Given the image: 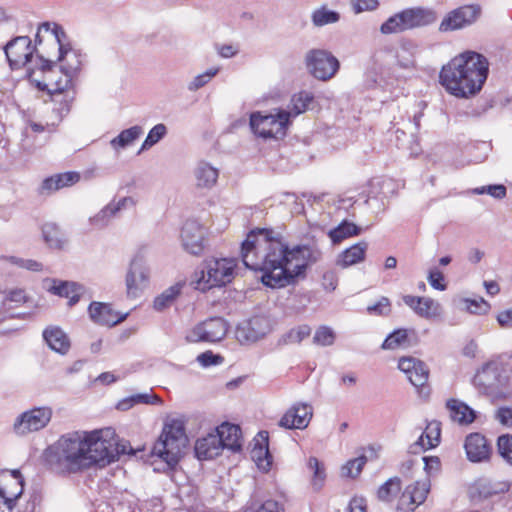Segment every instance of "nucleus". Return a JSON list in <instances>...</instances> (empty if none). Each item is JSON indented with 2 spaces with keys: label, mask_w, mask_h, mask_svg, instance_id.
I'll return each instance as SVG.
<instances>
[{
  "label": "nucleus",
  "mask_w": 512,
  "mask_h": 512,
  "mask_svg": "<svg viewBox=\"0 0 512 512\" xmlns=\"http://www.w3.org/2000/svg\"><path fill=\"white\" fill-rule=\"evenodd\" d=\"M241 257L247 268L262 272L263 285L275 289L305 278L308 266L321 258V251L305 244L290 246L272 228H255L241 244Z\"/></svg>",
  "instance_id": "1"
},
{
  "label": "nucleus",
  "mask_w": 512,
  "mask_h": 512,
  "mask_svg": "<svg viewBox=\"0 0 512 512\" xmlns=\"http://www.w3.org/2000/svg\"><path fill=\"white\" fill-rule=\"evenodd\" d=\"M487 59L473 51L453 58L443 66L439 78L446 90L456 96L467 98L478 93L488 76Z\"/></svg>",
  "instance_id": "2"
},
{
  "label": "nucleus",
  "mask_w": 512,
  "mask_h": 512,
  "mask_svg": "<svg viewBox=\"0 0 512 512\" xmlns=\"http://www.w3.org/2000/svg\"><path fill=\"white\" fill-rule=\"evenodd\" d=\"M87 432L74 431L62 435L44 453L49 468L59 474L77 473L89 468Z\"/></svg>",
  "instance_id": "3"
},
{
  "label": "nucleus",
  "mask_w": 512,
  "mask_h": 512,
  "mask_svg": "<svg viewBox=\"0 0 512 512\" xmlns=\"http://www.w3.org/2000/svg\"><path fill=\"white\" fill-rule=\"evenodd\" d=\"M188 438L182 421L172 420L165 424L159 439L154 443L152 454L164 460L169 466L178 463Z\"/></svg>",
  "instance_id": "4"
},
{
  "label": "nucleus",
  "mask_w": 512,
  "mask_h": 512,
  "mask_svg": "<svg viewBox=\"0 0 512 512\" xmlns=\"http://www.w3.org/2000/svg\"><path fill=\"white\" fill-rule=\"evenodd\" d=\"M40 68L46 73V79L49 83L38 82L37 87L42 91H48L54 98L53 101L58 102V107L53 110L57 112L59 120H61L70 111L72 98L63 95V92L68 90L72 85V80L75 76L70 73H62L59 79H53V68L56 67V62L52 59H46L42 56L39 57Z\"/></svg>",
  "instance_id": "5"
},
{
  "label": "nucleus",
  "mask_w": 512,
  "mask_h": 512,
  "mask_svg": "<svg viewBox=\"0 0 512 512\" xmlns=\"http://www.w3.org/2000/svg\"><path fill=\"white\" fill-rule=\"evenodd\" d=\"M437 20L435 11L429 8H408L389 17L380 27L383 34L400 33L428 26Z\"/></svg>",
  "instance_id": "6"
},
{
  "label": "nucleus",
  "mask_w": 512,
  "mask_h": 512,
  "mask_svg": "<svg viewBox=\"0 0 512 512\" xmlns=\"http://www.w3.org/2000/svg\"><path fill=\"white\" fill-rule=\"evenodd\" d=\"M235 266V259L205 260L200 270V277L197 279L198 288L206 290L231 282Z\"/></svg>",
  "instance_id": "7"
},
{
  "label": "nucleus",
  "mask_w": 512,
  "mask_h": 512,
  "mask_svg": "<svg viewBox=\"0 0 512 512\" xmlns=\"http://www.w3.org/2000/svg\"><path fill=\"white\" fill-rule=\"evenodd\" d=\"M113 435L114 432L110 428L87 432L86 454L90 458L89 468L93 465L103 467L114 462Z\"/></svg>",
  "instance_id": "8"
},
{
  "label": "nucleus",
  "mask_w": 512,
  "mask_h": 512,
  "mask_svg": "<svg viewBox=\"0 0 512 512\" xmlns=\"http://www.w3.org/2000/svg\"><path fill=\"white\" fill-rule=\"evenodd\" d=\"M288 125L289 113L285 110H279L275 115L254 112L250 116V127L252 131L265 139H279L284 137Z\"/></svg>",
  "instance_id": "9"
},
{
  "label": "nucleus",
  "mask_w": 512,
  "mask_h": 512,
  "mask_svg": "<svg viewBox=\"0 0 512 512\" xmlns=\"http://www.w3.org/2000/svg\"><path fill=\"white\" fill-rule=\"evenodd\" d=\"M53 30V43L58 47V54L54 61L60 63L59 67L62 73L76 76L81 70L85 55L71 47L62 26H55Z\"/></svg>",
  "instance_id": "10"
},
{
  "label": "nucleus",
  "mask_w": 512,
  "mask_h": 512,
  "mask_svg": "<svg viewBox=\"0 0 512 512\" xmlns=\"http://www.w3.org/2000/svg\"><path fill=\"white\" fill-rule=\"evenodd\" d=\"M53 412L50 407H34L19 414L13 423L12 431L23 437L44 429L51 421Z\"/></svg>",
  "instance_id": "11"
},
{
  "label": "nucleus",
  "mask_w": 512,
  "mask_h": 512,
  "mask_svg": "<svg viewBox=\"0 0 512 512\" xmlns=\"http://www.w3.org/2000/svg\"><path fill=\"white\" fill-rule=\"evenodd\" d=\"M307 70L316 79L326 81L339 70V61L329 51L312 49L305 56Z\"/></svg>",
  "instance_id": "12"
},
{
  "label": "nucleus",
  "mask_w": 512,
  "mask_h": 512,
  "mask_svg": "<svg viewBox=\"0 0 512 512\" xmlns=\"http://www.w3.org/2000/svg\"><path fill=\"white\" fill-rule=\"evenodd\" d=\"M228 331L226 321L221 317H213L196 325L186 336L187 341L197 342H218L221 341Z\"/></svg>",
  "instance_id": "13"
},
{
  "label": "nucleus",
  "mask_w": 512,
  "mask_h": 512,
  "mask_svg": "<svg viewBox=\"0 0 512 512\" xmlns=\"http://www.w3.org/2000/svg\"><path fill=\"white\" fill-rule=\"evenodd\" d=\"M150 268L146 259L137 254L130 263L126 274V288L128 296L136 297L149 285Z\"/></svg>",
  "instance_id": "14"
},
{
  "label": "nucleus",
  "mask_w": 512,
  "mask_h": 512,
  "mask_svg": "<svg viewBox=\"0 0 512 512\" xmlns=\"http://www.w3.org/2000/svg\"><path fill=\"white\" fill-rule=\"evenodd\" d=\"M35 47L28 36H17L4 47L6 58L11 69H20L32 58Z\"/></svg>",
  "instance_id": "15"
},
{
  "label": "nucleus",
  "mask_w": 512,
  "mask_h": 512,
  "mask_svg": "<svg viewBox=\"0 0 512 512\" xmlns=\"http://www.w3.org/2000/svg\"><path fill=\"white\" fill-rule=\"evenodd\" d=\"M479 5H465L448 13L440 23L441 32L454 31L474 23L480 16Z\"/></svg>",
  "instance_id": "16"
},
{
  "label": "nucleus",
  "mask_w": 512,
  "mask_h": 512,
  "mask_svg": "<svg viewBox=\"0 0 512 512\" xmlns=\"http://www.w3.org/2000/svg\"><path fill=\"white\" fill-rule=\"evenodd\" d=\"M270 328V322L266 317L254 316L237 326L235 336L241 344L254 343L263 338Z\"/></svg>",
  "instance_id": "17"
},
{
  "label": "nucleus",
  "mask_w": 512,
  "mask_h": 512,
  "mask_svg": "<svg viewBox=\"0 0 512 512\" xmlns=\"http://www.w3.org/2000/svg\"><path fill=\"white\" fill-rule=\"evenodd\" d=\"M429 490L430 483L428 480L416 481L408 485L399 498L397 512H413L416 507L426 500Z\"/></svg>",
  "instance_id": "18"
},
{
  "label": "nucleus",
  "mask_w": 512,
  "mask_h": 512,
  "mask_svg": "<svg viewBox=\"0 0 512 512\" xmlns=\"http://www.w3.org/2000/svg\"><path fill=\"white\" fill-rule=\"evenodd\" d=\"M505 383L504 377L496 363H486L477 371L473 378V384L484 393H493Z\"/></svg>",
  "instance_id": "19"
},
{
  "label": "nucleus",
  "mask_w": 512,
  "mask_h": 512,
  "mask_svg": "<svg viewBox=\"0 0 512 512\" xmlns=\"http://www.w3.org/2000/svg\"><path fill=\"white\" fill-rule=\"evenodd\" d=\"M398 368L406 374L410 383L424 391L429 377V369L426 364L414 357H402L399 359Z\"/></svg>",
  "instance_id": "20"
},
{
  "label": "nucleus",
  "mask_w": 512,
  "mask_h": 512,
  "mask_svg": "<svg viewBox=\"0 0 512 512\" xmlns=\"http://www.w3.org/2000/svg\"><path fill=\"white\" fill-rule=\"evenodd\" d=\"M205 232L196 220H187L181 229V242L185 251L199 255L204 249Z\"/></svg>",
  "instance_id": "21"
},
{
  "label": "nucleus",
  "mask_w": 512,
  "mask_h": 512,
  "mask_svg": "<svg viewBox=\"0 0 512 512\" xmlns=\"http://www.w3.org/2000/svg\"><path fill=\"white\" fill-rule=\"evenodd\" d=\"M313 408L307 403L292 405L281 417L278 425L285 429H305L312 418Z\"/></svg>",
  "instance_id": "22"
},
{
  "label": "nucleus",
  "mask_w": 512,
  "mask_h": 512,
  "mask_svg": "<svg viewBox=\"0 0 512 512\" xmlns=\"http://www.w3.org/2000/svg\"><path fill=\"white\" fill-rule=\"evenodd\" d=\"M24 491V479L19 470L0 471V497L14 504Z\"/></svg>",
  "instance_id": "23"
},
{
  "label": "nucleus",
  "mask_w": 512,
  "mask_h": 512,
  "mask_svg": "<svg viewBox=\"0 0 512 512\" xmlns=\"http://www.w3.org/2000/svg\"><path fill=\"white\" fill-rule=\"evenodd\" d=\"M88 313L94 323L109 327L121 323L127 316V314L119 315L110 304L96 301L89 305Z\"/></svg>",
  "instance_id": "24"
},
{
  "label": "nucleus",
  "mask_w": 512,
  "mask_h": 512,
  "mask_svg": "<svg viewBox=\"0 0 512 512\" xmlns=\"http://www.w3.org/2000/svg\"><path fill=\"white\" fill-rule=\"evenodd\" d=\"M464 448L467 458L471 462H482L487 460L491 451L485 436L480 433L469 434L465 439Z\"/></svg>",
  "instance_id": "25"
},
{
  "label": "nucleus",
  "mask_w": 512,
  "mask_h": 512,
  "mask_svg": "<svg viewBox=\"0 0 512 512\" xmlns=\"http://www.w3.org/2000/svg\"><path fill=\"white\" fill-rule=\"evenodd\" d=\"M80 180V175L77 172H65L55 174L53 176L45 178L39 188L41 195H50L51 193L71 186Z\"/></svg>",
  "instance_id": "26"
},
{
  "label": "nucleus",
  "mask_w": 512,
  "mask_h": 512,
  "mask_svg": "<svg viewBox=\"0 0 512 512\" xmlns=\"http://www.w3.org/2000/svg\"><path fill=\"white\" fill-rule=\"evenodd\" d=\"M222 450L219 435H217L216 432L198 439L195 444V454L200 460L213 459L217 457Z\"/></svg>",
  "instance_id": "27"
},
{
  "label": "nucleus",
  "mask_w": 512,
  "mask_h": 512,
  "mask_svg": "<svg viewBox=\"0 0 512 512\" xmlns=\"http://www.w3.org/2000/svg\"><path fill=\"white\" fill-rule=\"evenodd\" d=\"M222 448H227L233 452L241 450V429L239 426L229 423H223L216 429Z\"/></svg>",
  "instance_id": "28"
},
{
  "label": "nucleus",
  "mask_w": 512,
  "mask_h": 512,
  "mask_svg": "<svg viewBox=\"0 0 512 512\" xmlns=\"http://www.w3.org/2000/svg\"><path fill=\"white\" fill-rule=\"evenodd\" d=\"M446 408L450 418L461 425L471 424L476 418L475 410L458 399L447 400Z\"/></svg>",
  "instance_id": "29"
},
{
  "label": "nucleus",
  "mask_w": 512,
  "mask_h": 512,
  "mask_svg": "<svg viewBox=\"0 0 512 512\" xmlns=\"http://www.w3.org/2000/svg\"><path fill=\"white\" fill-rule=\"evenodd\" d=\"M367 249L368 243L366 241H360L352 245L341 252L337 259V265L342 268H347L363 262L365 260Z\"/></svg>",
  "instance_id": "30"
},
{
  "label": "nucleus",
  "mask_w": 512,
  "mask_h": 512,
  "mask_svg": "<svg viewBox=\"0 0 512 512\" xmlns=\"http://www.w3.org/2000/svg\"><path fill=\"white\" fill-rule=\"evenodd\" d=\"M261 441H257L252 449V457L259 469L268 471L272 465V456L268 447V432L261 431L258 434Z\"/></svg>",
  "instance_id": "31"
},
{
  "label": "nucleus",
  "mask_w": 512,
  "mask_h": 512,
  "mask_svg": "<svg viewBox=\"0 0 512 512\" xmlns=\"http://www.w3.org/2000/svg\"><path fill=\"white\" fill-rule=\"evenodd\" d=\"M440 442V425L438 422L429 423L426 430L419 439L410 446V450L416 453L418 450H427L434 448Z\"/></svg>",
  "instance_id": "32"
},
{
  "label": "nucleus",
  "mask_w": 512,
  "mask_h": 512,
  "mask_svg": "<svg viewBox=\"0 0 512 512\" xmlns=\"http://www.w3.org/2000/svg\"><path fill=\"white\" fill-rule=\"evenodd\" d=\"M43 337L52 350L60 354H66L68 352L70 340L59 327H49L45 329Z\"/></svg>",
  "instance_id": "33"
},
{
  "label": "nucleus",
  "mask_w": 512,
  "mask_h": 512,
  "mask_svg": "<svg viewBox=\"0 0 512 512\" xmlns=\"http://www.w3.org/2000/svg\"><path fill=\"white\" fill-rule=\"evenodd\" d=\"M50 291L55 295L68 298V305L74 306L84 293V287L76 282L61 281L54 284Z\"/></svg>",
  "instance_id": "34"
},
{
  "label": "nucleus",
  "mask_w": 512,
  "mask_h": 512,
  "mask_svg": "<svg viewBox=\"0 0 512 512\" xmlns=\"http://www.w3.org/2000/svg\"><path fill=\"white\" fill-rule=\"evenodd\" d=\"M42 236L45 243L53 249H62L66 239L60 227L53 222L45 223L42 226Z\"/></svg>",
  "instance_id": "35"
},
{
  "label": "nucleus",
  "mask_w": 512,
  "mask_h": 512,
  "mask_svg": "<svg viewBox=\"0 0 512 512\" xmlns=\"http://www.w3.org/2000/svg\"><path fill=\"white\" fill-rule=\"evenodd\" d=\"M197 185L199 187L211 188L218 179V170L207 162H200L195 170Z\"/></svg>",
  "instance_id": "36"
},
{
  "label": "nucleus",
  "mask_w": 512,
  "mask_h": 512,
  "mask_svg": "<svg viewBox=\"0 0 512 512\" xmlns=\"http://www.w3.org/2000/svg\"><path fill=\"white\" fill-rule=\"evenodd\" d=\"M361 233V228L356 224L343 220L338 226L329 230L328 236L330 237L333 244H339L343 240L357 236Z\"/></svg>",
  "instance_id": "37"
},
{
  "label": "nucleus",
  "mask_w": 512,
  "mask_h": 512,
  "mask_svg": "<svg viewBox=\"0 0 512 512\" xmlns=\"http://www.w3.org/2000/svg\"><path fill=\"white\" fill-rule=\"evenodd\" d=\"M313 99L314 97L312 93L308 91H301L297 94H294L288 105V110H285L289 113V118L291 116L296 117L305 112L308 109L309 104L312 103Z\"/></svg>",
  "instance_id": "38"
},
{
  "label": "nucleus",
  "mask_w": 512,
  "mask_h": 512,
  "mask_svg": "<svg viewBox=\"0 0 512 512\" xmlns=\"http://www.w3.org/2000/svg\"><path fill=\"white\" fill-rule=\"evenodd\" d=\"M182 285L177 283L165 289L154 299L153 306L157 311H162L171 306L181 292Z\"/></svg>",
  "instance_id": "39"
},
{
  "label": "nucleus",
  "mask_w": 512,
  "mask_h": 512,
  "mask_svg": "<svg viewBox=\"0 0 512 512\" xmlns=\"http://www.w3.org/2000/svg\"><path fill=\"white\" fill-rule=\"evenodd\" d=\"M142 133L143 130L140 126L130 127L121 131L118 136L111 140L110 144L114 149L125 148L138 139Z\"/></svg>",
  "instance_id": "40"
},
{
  "label": "nucleus",
  "mask_w": 512,
  "mask_h": 512,
  "mask_svg": "<svg viewBox=\"0 0 512 512\" xmlns=\"http://www.w3.org/2000/svg\"><path fill=\"white\" fill-rule=\"evenodd\" d=\"M311 19L316 27H322L338 22L340 15L336 11L327 9L326 6H322L312 13Z\"/></svg>",
  "instance_id": "41"
},
{
  "label": "nucleus",
  "mask_w": 512,
  "mask_h": 512,
  "mask_svg": "<svg viewBox=\"0 0 512 512\" xmlns=\"http://www.w3.org/2000/svg\"><path fill=\"white\" fill-rule=\"evenodd\" d=\"M401 490V480L398 477H393L387 480L378 489V498L382 501H391Z\"/></svg>",
  "instance_id": "42"
},
{
  "label": "nucleus",
  "mask_w": 512,
  "mask_h": 512,
  "mask_svg": "<svg viewBox=\"0 0 512 512\" xmlns=\"http://www.w3.org/2000/svg\"><path fill=\"white\" fill-rule=\"evenodd\" d=\"M308 468L313 471V487L317 490L320 489L326 478L324 465L316 457H310L308 460Z\"/></svg>",
  "instance_id": "43"
},
{
  "label": "nucleus",
  "mask_w": 512,
  "mask_h": 512,
  "mask_svg": "<svg viewBox=\"0 0 512 512\" xmlns=\"http://www.w3.org/2000/svg\"><path fill=\"white\" fill-rule=\"evenodd\" d=\"M116 215L113 210L111 204H107L103 209H101L96 215L89 219L90 224L98 229H102L106 227L111 219Z\"/></svg>",
  "instance_id": "44"
},
{
  "label": "nucleus",
  "mask_w": 512,
  "mask_h": 512,
  "mask_svg": "<svg viewBox=\"0 0 512 512\" xmlns=\"http://www.w3.org/2000/svg\"><path fill=\"white\" fill-rule=\"evenodd\" d=\"M167 133V128L164 124L159 123L155 125L148 133L146 139L142 143L139 153L143 150H147L157 144Z\"/></svg>",
  "instance_id": "45"
},
{
  "label": "nucleus",
  "mask_w": 512,
  "mask_h": 512,
  "mask_svg": "<svg viewBox=\"0 0 512 512\" xmlns=\"http://www.w3.org/2000/svg\"><path fill=\"white\" fill-rule=\"evenodd\" d=\"M408 338L406 329H397L389 334L382 343V349L393 350L403 344Z\"/></svg>",
  "instance_id": "46"
},
{
  "label": "nucleus",
  "mask_w": 512,
  "mask_h": 512,
  "mask_svg": "<svg viewBox=\"0 0 512 512\" xmlns=\"http://www.w3.org/2000/svg\"><path fill=\"white\" fill-rule=\"evenodd\" d=\"M311 333V328L308 325H301L291 329L284 335L282 341L285 344L300 343L307 338Z\"/></svg>",
  "instance_id": "47"
},
{
  "label": "nucleus",
  "mask_w": 512,
  "mask_h": 512,
  "mask_svg": "<svg viewBox=\"0 0 512 512\" xmlns=\"http://www.w3.org/2000/svg\"><path fill=\"white\" fill-rule=\"evenodd\" d=\"M440 305L429 297H421L420 308L417 315L426 319L432 318L438 314Z\"/></svg>",
  "instance_id": "48"
},
{
  "label": "nucleus",
  "mask_w": 512,
  "mask_h": 512,
  "mask_svg": "<svg viewBox=\"0 0 512 512\" xmlns=\"http://www.w3.org/2000/svg\"><path fill=\"white\" fill-rule=\"evenodd\" d=\"M336 335L332 328L320 326L313 337V342L320 346H331L335 341Z\"/></svg>",
  "instance_id": "49"
},
{
  "label": "nucleus",
  "mask_w": 512,
  "mask_h": 512,
  "mask_svg": "<svg viewBox=\"0 0 512 512\" xmlns=\"http://www.w3.org/2000/svg\"><path fill=\"white\" fill-rule=\"evenodd\" d=\"M366 462L367 458L364 455L350 460L342 467V474L347 477L356 478L361 473Z\"/></svg>",
  "instance_id": "50"
},
{
  "label": "nucleus",
  "mask_w": 512,
  "mask_h": 512,
  "mask_svg": "<svg viewBox=\"0 0 512 512\" xmlns=\"http://www.w3.org/2000/svg\"><path fill=\"white\" fill-rule=\"evenodd\" d=\"M219 68H210L202 74H199L189 82L187 88L189 91L194 92L205 86L217 73Z\"/></svg>",
  "instance_id": "51"
},
{
  "label": "nucleus",
  "mask_w": 512,
  "mask_h": 512,
  "mask_svg": "<svg viewBox=\"0 0 512 512\" xmlns=\"http://www.w3.org/2000/svg\"><path fill=\"white\" fill-rule=\"evenodd\" d=\"M462 303L464 304V309L471 314H485L490 308V305L483 298L479 300L463 299Z\"/></svg>",
  "instance_id": "52"
},
{
  "label": "nucleus",
  "mask_w": 512,
  "mask_h": 512,
  "mask_svg": "<svg viewBox=\"0 0 512 512\" xmlns=\"http://www.w3.org/2000/svg\"><path fill=\"white\" fill-rule=\"evenodd\" d=\"M138 403H152L151 397L149 394L132 395L119 401L116 407L118 410L127 411Z\"/></svg>",
  "instance_id": "53"
},
{
  "label": "nucleus",
  "mask_w": 512,
  "mask_h": 512,
  "mask_svg": "<svg viewBox=\"0 0 512 512\" xmlns=\"http://www.w3.org/2000/svg\"><path fill=\"white\" fill-rule=\"evenodd\" d=\"M391 312V302L388 297L382 296L379 301L367 307V313L377 316H388Z\"/></svg>",
  "instance_id": "54"
},
{
  "label": "nucleus",
  "mask_w": 512,
  "mask_h": 512,
  "mask_svg": "<svg viewBox=\"0 0 512 512\" xmlns=\"http://www.w3.org/2000/svg\"><path fill=\"white\" fill-rule=\"evenodd\" d=\"M497 446L500 455L512 464V436L509 434L499 436Z\"/></svg>",
  "instance_id": "55"
},
{
  "label": "nucleus",
  "mask_w": 512,
  "mask_h": 512,
  "mask_svg": "<svg viewBox=\"0 0 512 512\" xmlns=\"http://www.w3.org/2000/svg\"><path fill=\"white\" fill-rule=\"evenodd\" d=\"M475 194H489L496 199H502L506 196V187L502 184L488 185L475 188L473 190Z\"/></svg>",
  "instance_id": "56"
},
{
  "label": "nucleus",
  "mask_w": 512,
  "mask_h": 512,
  "mask_svg": "<svg viewBox=\"0 0 512 512\" xmlns=\"http://www.w3.org/2000/svg\"><path fill=\"white\" fill-rule=\"evenodd\" d=\"M112 443L114 444V461L118 460L121 455H135L136 451L131 447L130 443L125 440L117 441L112 437Z\"/></svg>",
  "instance_id": "57"
},
{
  "label": "nucleus",
  "mask_w": 512,
  "mask_h": 512,
  "mask_svg": "<svg viewBox=\"0 0 512 512\" xmlns=\"http://www.w3.org/2000/svg\"><path fill=\"white\" fill-rule=\"evenodd\" d=\"M197 361L203 367H210L221 364L223 362V357L218 354H214L212 351H206L197 356Z\"/></svg>",
  "instance_id": "58"
},
{
  "label": "nucleus",
  "mask_w": 512,
  "mask_h": 512,
  "mask_svg": "<svg viewBox=\"0 0 512 512\" xmlns=\"http://www.w3.org/2000/svg\"><path fill=\"white\" fill-rule=\"evenodd\" d=\"M444 275L438 269H432L428 275L429 284L436 290L444 291L447 285L444 283Z\"/></svg>",
  "instance_id": "59"
},
{
  "label": "nucleus",
  "mask_w": 512,
  "mask_h": 512,
  "mask_svg": "<svg viewBox=\"0 0 512 512\" xmlns=\"http://www.w3.org/2000/svg\"><path fill=\"white\" fill-rule=\"evenodd\" d=\"M9 261L19 267L30 271H41L42 264L32 259H22L15 256L9 257Z\"/></svg>",
  "instance_id": "60"
},
{
  "label": "nucleus",
  "mask_w": 512,
  "mask_h": 512,
  "mask_svg": "<svg viewBox=\"0 0 512 512\" xmlns=\"http://www.w3.org/2000/svg\"><path fill=\"white\" fill-rule=\"evenodd\" d=\"M378 4V0H351L352 9L356 14L374 10L377 8Z\"/></svg>",
  "instance_id": "61"
},
{
  "label": "nucleus",
  "mask_w": 512,
  "mask_h": 512,
  "mask_svg": "<svg viewBox=\"0 0 512 512\" xmlns=\"http://www.w3.org/2000/svg\"><path fill=\"white\" fill-rule=\"evenodd\" d=\"M26 301V295L22 289L11 290L3 301L4 307H10L9 303L20 304Z\"/></svg>",
  "instance_id": "62"
},
{
  "label": "nucleus",
  "mask_w": 512,
  "mask_h": 512,
  "mask_svg": "<svg viewBox=\"0 0 512 512\" xmlns=\"http://www.w3.org/2000/svg\"><path fill=\"white\" fill-rule=\"evenodd\" d=\"M496 419L504 426L512 427V409L501 407L496 412Z\"/></svg>",
  "instance_id": "63"
},
{
  "label": "nucleus",
  "mask_w": 512,
  "mask_h": 512,
  "mask_svg": "<svg viewBox=\"0 0 512 512\" xmlns=\"http://www.w3.org/2000/svg\"><path fill=\"white\" fill-rule=\"evenodd\" d=\"M498 324L505 329L512 328V308L506 309L498 313L497 317Z\"/></svg>",
  "instance_id": "64"
}]
</instances>
